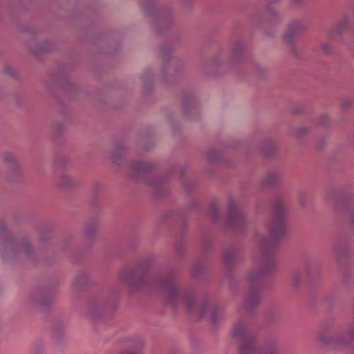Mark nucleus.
<instances>
[{"label": "nucleus", "mask_w": 354, "mask_h": 354, "mask_svg": "<svg viewBox=\"0 0 354 354\" xmlns=\"http://www.w3.org/2000/svg\"><path fill=\"white\" fill-rule=\"evenodd\" d=\"M274 266V257L270 254L266 255L261 264L260 270L252 271L248 274L247 279L251 286L245 298L248 307H252L259 302L260 299V280L264 274L271 272Z\"/></svg>", "instance_id": "f257e3e1"}, {"label": "nucleus", "mask_w": 354, "mask_h": 354, "mask_svg": "<svg viewBox=\"0 0 354 354\" xmlns=\"http://www.w3.org/2000/svg\"><path fill=\"white\" fill-rule=\"evenodd\" d=\"M157 286L165 292L169 304L176 305L182 300L189 310H192L196 305V300L193 297H185L178 291L171 274L160 279L157 282Z\"/></svg>", "instance_id": "f03ea898"}, {"label": "nucleus", "mask_w": 354, "mask_h": 354, "mask_svg": "<svg viewBox=\"0 0 354 354\" xmlns=\"http://www.w3.org/2000/svg\"><path fill=\"white\" fill-rule=\"evenodd\" d=\"M232 335L241 341L240 354H253L255 347L254 336L250 333L244 322H239L234 326Z\"/></svg>", "instance_id": "7ed1b4c3"}, {"label": "nucleus", "mask_w": 354, "mask_h": 354, "mask_svg": "<svg viewBox=\"0 0 354 354\" xmlns=\"http://www.w3.org/2000/svg\"><path fill=\"white\" fill-rule=\"evenodd\" d=\"M274 221L269 225L272 239L275 240L282 236L286 232L284 216L286 207L281 200H277L273 206Z\"/></svg>", "instance_id": "20e7f679"}, {"label": "nucleus", "mask_w": 354, "mask_h": 354, "mask_svg": "<svg viewBox=\"0 0 354 354\" xmlns=\"http://www.w3.org/2000/svg\"><path fill=\"white\" fill-rule=\"evenodd\" d=\"M227 223L230 227L235 230L242 228L245 224V215L236 202L234 201H232L230 204Z\"/></svg>", "instance_id": "39448f33"}, {"label": "nucleus", "mask_w": 354, "mask_h": 354, "mask_svg": "<svg viewBox=\"0 0 354 354\" xmlns=\"http://www.w3.org/2000/svg\"><path fill=\"white\" fill-rule=\"evenodd\" d=\"M326 344H335L338 346L351 344L354 341V326L351 327L343 336L328 338L323 340Z\"/></svg>", "instance_id": "423d86ee"}, {"label": "nucleus", "mask_w": 354, "mask_h": 354, "mask_svg": "<svg viewBox=\"0 0 354 354\" xmlns=\"http://www.w3.org/2000/svg\"><path fill=\"white\" fill-rule=\"evenodd\" d=\"M124 281L129 283L130 286L139 289L143 287L145 283H148L149 279L148 277L145 275L137 279H135L133 277H129L124 279Z\"/></svg>", "instance_id": "0eeeda50"}, {"label": "nucleus", "mask_w": 354, "mask_h": 354, "mask_svg": "<svg viewBox=\"0 0 354 354\" xmlns=\"http://www.w3.org/2000/svg\"><path fill=\"white\" fill-rule=\"evenodd\" d=\"M300 30L301 27L298 23L290 25L285 35V39L288 41H291Z\"/></svg>", "instance_id": "6e6552de"}, {"label": "nucleus", "mask_w": 354, "mask_h": 354, "mask_svg": "<svg viewBox=\"0 0 354 354\" xmlns=\"http://www.w3.org/2000/svg\"><path fill=\"white\" fill-rule=\"evenodd\" d=\"M151 168V165L145 162H137L132 165V169L136 172H147Z\"/></svg>", "instance_id": "1a4fd4ad"}, {"label": "nucleus", "mask_w": 354, "mask_h": 354, "mask_svg": "<svg viewBox=\"0 0 354 354\" xmlns=\"http://www.w3.org/2000/svg\"><path fill=\"white\" fill-rule=\"evenodd\" d=\"M198 314L200 316H203L207 312H210L211 314L214 313V310L212 309L207 304H205L202 307L198 308Z\"/></svg>", "instance_id": "9d476101"}, {"label": "nucleus", "mask_w": 354, "mask_h": 354, "mask_svg": "<svg viewBox=\"0 0 354 354\" xmlns=\"http://www.w3.org/2000/svg\"><path fill=\"white\" fill-rule=\"evenodd\" d=\"M277 176L274 173L270 174L266 178L267 184H273L277 180Z\"/></svg>", "instance_id": "9b49d317"}, {"label": "nucleus", "mask_w": 354, "mask_h": 354, "mask_svg": "<svg viewBox=\"0 0 354 354\" xmlns=\"http://www.w3.org/2000/svg\"><path fill=\"white\" fill-rule=\"evenodd\" d=\"M21 250H23L26 254H30V245L29 244L25 243H24L22 245H21Z\"/></svg>", "instance_id": "f8f14e48"}, {"label": "nucleus", "mask_w": 354, "mask_h": 354, "mask_svg": "<svg viewBox=\"0 0 354 354\" xmlns=\"http://www.w3.org/2000/svg\"><path fill=\"white\" fill-rule=\"evenodd\" d=\"M261 354H277V352L274 348H269L265 349Z\"/></svg>", "instance_id": "ddd939ff"}, {"label": "nucleus", "mask_w": 354, "mask_h": 354, "mask_svg": "<svg viewBox=\"0 0 354 354\" xmlns=\"http://www.w3.org/2000/svg\"><path fill=\"white\" fill-rule=\"evenodd\" d=\"M5 160L7 162H12L14 161V157L11 154L6 155Z\"/></svg>", "instance_id": "4468645a"}, {"label": "nucleus", "mask_w": 354, "mask_h": 354, "mask_svg": "<svg viewBox=\"0 0 354 354\" xmlns=\"http://www.w3.org/2000/svg\"><path fill=\"white\" fill-rule=\"evenodd\" d=\"M64 179H66V185H65L66 186V185H67V183H68V181H70V180H71V178H70V177H68V176H64Z\"/></svg>", "instance_id": "2eb2a0df"}, {"label": "nucleus", "mask_w": 354, "mask_h": 354, "mask_svg": "<svg viewBox=\"0 0 354 354\" xmlns=\"http://www.w3.org/2000/svg\"><path fill=\"white\" fill-rule=\"evenodd\" d=\"M268 1H270V2H276V1H277L278 0H268Z\"/></svg>", "instance_id": "dca6fc26"}, {"label": "nucleus", "mask_w": 354, "mask_h": 354, "mask_svg": "<svg viewBox=\"0 0 354 354\" xmlns=\"http://www.w3.org/2000/svg\"><path fill=\"white\" fill-rule=\"evenodd\" d=\"M209 159H211V160H212V161H214V159L213 158L210 157V156H209Z\"/></svg>", "instance_id": "f3484780"}]
</instances>
